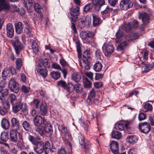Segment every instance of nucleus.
<instances>
[{"mask_svg": "<svg viewBox=\"0 0 154 154\" xmlns=\"http://www.w3.org/2000/svg\"><path fill=\"white\" fill-rule=\"evenodd\" d=\"M58 127L59 131L64 134V135L62 137L63 140L65 143L68 145L71 149L72 145L69 141L72 140L71 134L67 131L66 127L64 125H59Z\"/></svg>", "mask_w": 154, "mask_h": 154, "instance_id": "obj_1", "label": "nucleus"}, {"mask_svg": "<svg viewBox=\"0 0 154 154\" xmlns=\"http://www.w3.org/2000/svg\"><path fill=\"white\" fill-rule=\"evenodd\" d=\"M49 66V64H48V60L45 58L42 60V62L38 64L36 67V70L42 76L45 78L48 75V71L46 69Z\"/></svg>", "mask_w": 154, "mask_h": 154, "instance_id": "obj_2", "label": "nucleus"}, {"mask_svg": "<svg viewBox=\"0 0 154 154\" xmlns=\"http://www.w3.org/2000/svg\"><path fill=\"white\" fill-rule=\"evenodd\" d=\"M2 9L6 11L10 9L12 13L19 11V9L16 5H11V7L7 0H0V11Z\"/></svg>", "mask_w": 154, "mask_h": 154, "instance_id": "obj_3", "label": "nucleus"}, {"mask_svg": "<svg viewBox=\"0 0 154 154\" xmlns=\"http://www.w3.org/2000/svg\"><path fill=\"white\" fill-rule=\"evenodd\" d=\"M14 40L12 43V45L15 49L17 54L19 55L20 52L23 49V47L21 42L20 41L17 36H15Z\"/></svg>", "mask_w": 154, "mask_h": 154, "instance_id": "obj_4", "label": "nucleus"}, {"mask_svg": "<svg viewBox=\"0 0 154 154\" xmlns=\"http://www.w3.org/2000/svg\"><path fill=\"white\" fill-rule=\"evenodd\" d=\"M78 137L79 143L82 148L85 149V152L88 151L90 147L89 142L85 140L84 136L81 134H79Z\"/></svg>", "mask_w": 154, "mask_h": 154, "instance_id": "obj_5", "label": "nucleus"}, {"mask_svg": "<svg viewBox=\"0 0 154 154\" xmlns=\"http://www.w3.org/2000/svg\"><path fill=\"white\" fill-rule=\"evenodd\" d=\"M79 6H77L75 8L72 7L70 10V20L72 21L76 22L78 19V15L79 14Z\"/></svg>", "mask_w": 154, "mask_h": 154, "instance_id": "obj_6", "label": "nucleus"}, {"mask_svg": "<svg viewBox=\"0 0 154 154\" xmlns=\"http://www.w3.org/2000/svg\"><path fill=\"white\" fill-rule=\"evenodd\" d=\"M8 85L11 91L15 93H17L19 91V84L16 81L15 79L11 78L9 80Z\"/></svg>", "mask_w": 154, "mask_h": 154, "instance_id": "obj_7", "label": "nucleus"}, {"mask_svg": "<svg viewBox=\"0 0 154 154\" xmlns=\"http://www.w3.org/2000/svg\"><path fill=\"white\" fill-rule=\"evenodd\" d=\"M11 73L12 75L16 74V70L14 67L10 66L5 68L2 72V78L4 79H6V78Z\"/></svg>", "mask_w": 154, "mask_h": 154, "instance_id": "obj_8", "label": "nucleus"}, {"mask_svg": "<svg viewBox=\"0 0 154 154\" xmlns=\"http://www.w3.org/2000/svg\"><path fill=\"white\" fill-rule=\"evenodd\" d=\"M34 151L38 154H41L43 153L45 150L44 143L42 141H38L34 145Z\"/></svg>", "mask_w": 154, "mask_h": 154, "instance_id": "obj_9", "label": "nucleus"}, {"mask_svg": "<svg viewBox=\"0 0 154 154\" xmlns=\"http://www.w3.org/2000/svg\"><path fill=\"white\" fill-rule=\"evenodd\" d=\"M138 128L140 131L144 133H148L151 129L149 124L146 122L140 123L138 125Z\"/></svg>", "mask_w": 154, "mask_h": 154, "instance_id": "obj_10", "label": "nucleus"}, {"mask_svg": "<svg viewBox=\"0 0 154 154\" xmlns=\"http://www.w3.org/2000/svg\"><path fill=\"white\" fill-rule=\"evenodd\" d=\"M133 5L132 2L131 1L129 0L122 1L119 4V6L120 8L124 10H126L128 8H131Z\"/></svg>", "mask_w": 154, "mask_h": 154, "instance_id": "obj_11", "label": "nucleus"}, {"mask_svg": "<svg viewBox=\"0 0 154 154\" xmlns=\"http://www.w3.org/2000/svg\"><path fill=\"white\" fill-rule=\"evenodd\" d=\"M33 121L34 125L36 126L44 125L45 122L44 117L38 115L34 117Z\"/></svg>", "mask_w": 154, "mask_h": 154, "instance_id": "obj_12", "label": "nucleus"}, {"mask_svg": "<svg viewBox=\"0 0 154 154\" xmlns=\"http://www.w3.org/2000/svg\"><path fill=\"white\" fill-rule=\"evenodd\" d=\"M103 50H105V55L106 56H108L111 55L114 51V48L112 45H106L104 44L102 46Z\"/></svg>", "mask_w": 154, "mask_h": 154, "instance_id": "obj_13", "label": "nucleus"}, {"mask_svg": "<svg viewBox=\"0 0 154 154\" xmlns=\"http://www.w3.org/2000/svg\"><path fill=\"white\" fill-rule=\"evenodd\" d=\"M7 35L10 38H12L14 35V28L12 23L8 24L6 27Z\"/></svg>", "mask_w": 154, "mask_h": 154, "instance_id": "obj_14", "label": "nucleus"}, {"mask_svg": "<svg viewBox=\"0 0 154 154\" xmlns=\"http://www.w3.org/2000/svg\"><path fill=\"white\" fill-rule=\"evenodd\" d=\"M18 130L11 129L10 131V140L11 142L16 143L17 140V131Z\"/></svg>", "mask_w": 154, "mask_h": 154, "instance_id": "obj_15", "label": "nucleus"}, {"mask_svg": "<svg viewBox=\"0 0 154 154\" xmlns=\"http://www.w3.org/2000/svg\"><path fill=\"white\" fill-rule=\"evenodd\" d=\"M11 105L12 111L14 113L16 114L21 110L23 106V103L20 101H19Z\"/></svg>", "mask_w": 154, "mask_h": 154, "instance_id": "obj_16", "label": "nucleus"}, {"mask_svg": "<svg viewBox=\"0 0 154 154\" xmlns=\"http://www.w3.org/2000/svg\"><path fill=\"white\" fill-rule=\"evenodd\" d=\"M105 3L104 0H92V4L94 6L95 9L97 11H99Z\"/></svg>", "mask_w": 154, "mask_h": 154, "instance_id": "obj_17", "label": "nucleus"}, {"mask_svg": "<svg viewBox=\"0 0 154 154\" xmlns=\"http://www.w3.org/2000/svg\"><path fill=\"white\" fill-rule=\"evenodd\" d=\"M94 36V33L93 32L90 31H87L86 32H82L81 33L80 37L83 40H85L87 38H93Z\"/></svg>", "mask_w": 154, "mask_h": 154, "instance_id": "obj_18", "label": "nucleus"}, {"mask_svg": "<svg viewBox=\"0 0 154 154\" xmlns=\"http://www.w3.org/2000/svg\"><path fill=\"white\" fill-rule=\"evenodd\" d=\"M11 126L14 129L19 130L20 126L19 120L15 117L12 118L11 119Z\"/></svg>", "mask_w": 154, "mask_h": 154, "instance_id": "obj_19", "label": "nucleus"}, {"mask_svg": "<svg viewBox=\"0 0 154 154\" xmlns=\"http://www.w3.org/2000/svg\"><path fill=\"white\" fill-rule=\"evenodd\" d=\"M112 10V8L107 6L105 9L101 12V16L103 19H105L106 18L109 17Z\"/></svg>", "mask_w": 154, "mask_h": 154, "instance_id": "obj_20", "label": "nucleus"}, {"mask_svg": "<svg viewBox=\"0 0 154 154\" xmlns=\"http://www.w3.org/2000/svg\"><path fill=\"white\" fill-rule=\"evenodd\" d=\"M110 147L112 152L114 154L119 153V145L117 142L112 141L110 144Z\"/></svg>", "mask_w": 154, "mask_h": 154, "instance_id": "obj_21", "label": "nucleus"}, {"mask_svg": "<svg viewBox=\"0 0 154 154\" xmlns=\"http://www.w3.org/2000/svg\"><path fill=\"white\" fill-rule=\"evenodd\" d=\"M22 125L24 130L28 131H32V125L30 122L24 120L22 122Z\"/></svg>", "mask_w": 154, "mask_h": 154, "instance_id": "obj_22", "label": "nucleus"}, {"mask_svg": "<svg viewBox=\"0 0 154 154\" xmlns=\"http://www.w3.org/2000/svg\"><path fill=\"white\" fill-rule=\"evenodd\" d=\"M9 94L8 89H0V100L2 101H4L6 99Z\"/></svg>", "mask_w": 154, "mask_h": 154, "instance_id": "obj_23", "label": "nucleus"}, {"mask_svg": "<svg viewBox=\"0 0 154 154\" xmlns=\"http://www.w3.org/2000/svg\"><path fill=\"white\" fill-rule=\"evenodd\" d=\"M40 112L42 115H45L48 111V107L46 103L44 102H42L39 107Z\"/></svg>", "mask_w": 154, "mask_h": 154, "instance_id": "obj_24", "label": "nucleus"}, {"mask_svg": "<svg viewBox=\"0 0 154 154\" xmlns=\"http://www.w3.org/2000/svg\"><path fill=\"white\" fill-rule=\"evenodd\" d=\"M90 51L88 50H85L83 55L82 60L83 63H88L90 58Z\"/></svg>", "mask_w": 154, "mask_h": 154, "instance_id": "obj_25", "label": "nucleus"}, {"mask_svg": "<svg viewBox=\"0 0 154 154\" xmlns=\"http://www.w3.org/2000/svg\"><path fill=\"white\" fill-rule=\"evenodd\" d=\"M93 25L94 27L98 26L100 23V18L98 15L95 14H92Z\"/></svg>", "mask_w": 154, "mask_h": 154, "instance_id": "obj_26", "label": "nucleus"}, {"mask_svg": "<svg viewBox=\"0 0 154 154\" xmlns=\"http://www.w3.org/2000/svg\"><path fill=\"white\" fill-rule=\"evenodd\" d=\"M23 26V24L21 22H19L15 24V30L17 33L20 34L22 32Z\"/></svg>", "mask_w": 154, "mask_h": 154, "instance_id": "obj_27", "label": "nucleus"}, {"mask_svg": "<svg viewBox=\"0 0 154 154\" xmlns=\"http://www.w3.org/2000/svg\"><path fill=\"white\" fill-rule=\"evenodd\" d=\"M139 36L137 33H132L127 35L126 38L128 41H133L137 39Z\"/></svg>", "mask_w": 154, "mask_h": 154, "instance_id": "obj_28", "label": "nucleus"}, {"mask_svg": "<svg viewBox=\"0 0 154 154\" xmlns=\"http://www.w3.org/2000/svg\"><path fill=\"white\" fill-rule=\"evenodd\" d=\"M44 128L45 131V132L51 134L53 132V129L52 125L51 123L47 122L44 124Z\"/></svg>", "mask_w": 154, "mask_h": 154, "instance_id": "obj_29", "label": "nucleus"}, {"mask_svg": "<svg viewBox=\"0 0 154 154\" xmlns=\"http://www.w3.org/2000/svg\"><path fill=\"white\" fill-rule=\"evenodd\" d=\"M141 16L142 20L144 24L146 25L149 23L150 18L148 14L146 13H143L142 14Z\"/></svg>", "mask_w": 154, "mask_h": 154, "instance_id": "obj_30", "label": "nucleus"}, {"mask_svg": "<svg viewBox=\"0 0 154 154\" xmlns=\"http://www.w3.org/2000/svg\"><path fill=\"white\" fill-rule=\"evenodd\" d=\"M1 126L3 128L8 129L10 127L9 121L6 118H3L1 122Z\"/></svg>", "mask_w": 154, "mask_h": 154, "instance_id": "obj_31", "label": "nucleus"}, {"mask_svg": "<svg viewBox=\"0 0 154 154\" xmlns=\"http://www.w3.org/2000/svg\"><path fill=\"white\" fill-rule=\"evenodd\" d=\"M138 139L137 137L134 135L128 136L126 138V141L130 143H136L138 140Z\"/></svg>", "mask_w": 154, "mask_h": 154, "instance_id": "obj_32", "label": "nucleus"}, {"mask_svg": "<svg viewBox=\"0 0 154 154\" xmlns=\"http://www.w3.org/2000/svg\"><path fill=\"white\" fill-rule=\"evenodd\" d=\"M8 99L10 101L11 105L17 102V97L15 95L13 94H10L8 95Z\"/></svg>", "mask_w": 154, "mask_h": 154, "instance_id": "obj_33", "label": "nucleus"}, {"mask_svg": "<svg viewBox=\"0 0 154 154\" xmlns=\"http://www.w3.org/2000/svg\"><path fill=\"white\" fill-rule=\"evenodd\" d=\"M122 29L126 32H129L132 29L131 23L130 22L128 23H125L122 25Z\"/></svg>", "mask_w": 154, "mask_h": 154, "instance_id": "obj_34", "label": "nucleus"}, {"mask_svg": "<svg viewBox=\"0 0 154 154\" xmlns=\"http://www.w3.org/2000/svg\"><path fill=\"white\" fill-rule=\"evenodd\" d=\"M81 78L80 74L77 72H73L72 75V79L75 82H79Z\"/></svg>", "mask_w": 154, "mask_h": 154, "instance_id": "obj_35", "label": "nucleus"}, {"mask_svg": "<svg viewBox=\"0 0 154 154\" xmlns=\"http://www.w3.org/2000/svg\"><path fill=\"white\" fill-rule=\"evenodd\" d=\"M74 86L73 84L71 82L68 83L66 84L65 88L64 89L66 90L67 92L69 94L72 93L73 92L74 90Z\"/></svg>", "mask_w": 154, "mask_h": 154, "instance_id": "obj_36", "label": "nucleus"}, {"mask_svg": "<svg viewBox=\"0 0 154 154\" xmlns=\"http://www.w3.org/2000/svg\"><path fill=\"white\" fill-rule=\"evenodd\" d=\"M127 45L126 41H124L120 43L118 45L116 50L119 51H121L123 50L126 47Z\"/></svg>", "mask_w": 154, "mask_h": 154, "instance_id": "obj_37", "label": "nucleus"}, {"mask_svg": "<svg viewBox=\"0 0 154 154\" xmlns=\"http://www.w3.org/2000/svg\"><path fill=\"white\" fill-rule=\"evenodd\" d=\"M0 138L2 141L4 142H7L9 138L8 132L3 131L2 132L1 134Z\"/></svg>", "mask_w": 154, "mask_h": 154, "instance_id": "obj_38", "label": "nucleus"}, {"mask_svg": "<svg viewBox=\"0 0 154 154\" xmlns=\"http://www.w3.org/2000/svg\"><path fill=\"white\" fill-rule=\"evenodd\" d=\"M112 138L117 139H120L122 136V134L119 131H113L111 133Z\"/></svg>", "mask_w": 154, "mask_h": 154, "instance_id": "obj_39", "label": "nucleus"}, {"mask_svg": "<svg viewBox=\"0 0 154 154\" xmlns=\"http://www.w3.org/2000/svg\"><path fill=\"white\" fill-rule=\"evenodd\" d=\"M16 67L17 70H20L22 66V60L20 58H17L15 60Z\"/></svg>", "mask_w": 154, "mask_h": 154, "instance_id": "obj_40", "label": "nucleus"}, {"mask_svg": "<svg viewBox=\"0 0 154 154\" xmlns=\"http://www.w3.org/2000/svg\"><path fill=\"white\" fill-rule=\"evenodd\" d=\"M37 126L38 127L36 128V130L41 136H42L46 133L43 125Z\"/></svg>", "mask_w": 154, "mask_h": 154, "instance_id": "obj_41", "label": "nucleus"}, {"mask_svg": "<svg viewBox=\"0 0 154 154\" xmlns=\"http://www.w3.org/2000/svg\"><path fill=\"white\" fill-rule=\"evenodd\" d=\"M123 32L119 29L116 33V41L118 42L120 41L121 38L123 37Z\"/></svg>", "mask_w": 154, "mask_h": 154, "instance_id": "obj_42", "label": "nucleus"}, {"mask_svg": "<svg viewBox=\"0 0 154 154\" xmlns=\"http://www.w3.org/2000/svg\"><path fill=\"white\" fill-rule=\"evenodd\" d=\"M33 3L32 0H27L25 7L26 8L28 11L30 12L32 10Z\"/></svg>", "mask_w": 154, "mask_h": 154, "instance_id": "obj_43", "label": "nucleus"}, {"mask_svg": "<svg viewBox=\"0 0 154 154\" xmlns=\"http://www.w3.org/2000/svg\"><path fill=\"white\" fill-rule=\"evenodd\" d=\"M102 65L99 61L97 62L94 66V69L96 72H100L102 69Z\"/></svg>", "mask_w": 154, "mask_h": 154, "instance_id": "obj_44", "label": "nucleus"}, {"mask_svg": "<svg viewBox=\"0 0 154 154\" xmlns=\"http://www.w3.org/2000/svg\"><path fill=\"white\" fill-rule=\"evenodd\" d=\"M92 4L89 3L86 5L83 8V12L87 13L91 11L93 8Z\"/></svg>", "mask_w": 154, "mask_h": 154, "instance_id": "obj_45", "label": "nucleus"}, {"mask_svg": "<svg viewBox=\"0 0 154 154\" xmlns=\"http://www.w3.org/2000/svg\"><path fill=\"white\" fill-rule=\"evenodd\" d=\"M34 7L35 11L40 14V16H42V8L41 6L38 3H35Z\"/></svg>", "mask_w": 154, "mask_h": 154, "instance_id": "obj_46", "label": "nucleus"}, {"mask_svg": "<svg viewBox=\"0 0 154 154\" xmlns=\"http://www.w3.org/2000/svg\"><path fill=\"white\" fill-rule=\"evenodd\" d=\"M83 84L85 87L89 88L91 86V83L86 77L83 78Z\"/></svg>", "mask_w": 154, "mask_h": 154, "instance_id": "obj_47", "label": "nucleus"}, {"mask_svg": "<svg viewBox=\"0 0 154 154\" xmlns=\"http://www.w3.org/2000/svg\"><path fill=\"white\" fill-rule=\"evenodd\" d=\"M32 47L33 52L34 53L36 54L38 53L39 51V49L38 45L37 43L35 42V41L32 42Z\"/></svg>", "mask_w": 154, "mask_h": 154, "instance_id": "obj_48", "label": "nucleus"}, {"mask_svg": "<svg viewBox=\"0 0 154 154\" xmlns=\"http://www.w3.org/2000/svg\"><path fill=\"white\" fill-rule=\"evenodd\" d=\"M77 51L78 54V56L80 58L82 56L81 49L80 47V43L79 41L78 40L76 42Z\"/></svg>", "mask_w": 154, "mask_h": 154, "instance_id": "obj_49", "label": "nucleus"}, {"mask_svg": "<svg viewBox=\"0 0 154 154\" xmlns=\"http://www.w3.org/2000/svg\"><path fill=\"white\" fill-rule=\"evenodd\" d=\"M114 127L117 130L122 131L124 129L125 124L117 122L115 124Z\"/></svg>", "mask_w": 154, "mask_h": 154, "instance_id": "obj_50", "label": "nucleus"}, {"mask_svg": "<svg viewBox=\"0 0 154 154\" xmlns=\"http://www.w3.org/2000/svg\"><path fill=\"white\" fill-rule=\"evenodd\" d=\"M50 75L52 78L56 80L59 79L60 76V72H52L51 73Z\"/></svg>", "mask_w": 154, "mask_h": 154, "instance_id": "obj_51", "label": "nucleus"}, {"mask_svg": "<svg viewBox=\"0 0 154 154\" xmlns=\"http://www.w3.org/2000/svg\"><path fill=\"white\" fill-rule=\"evenodd\" d=\"M143 108L145 109L144 111L146 112L148 111H151L152 109V105L150 103H147L143 105Z\"/></svg>", "mask_w": 154, "mask_h": 154, "instance_id": "obj_52", "label": "nucleus"}, {"mask_svg": "<svg viewBox=\"0 0 154 154\" xmlns=\"http://www.w3.org/2000/svg\"><path fill=\"white\" fill-rule=\"evenodd\" d=\"M74 89L75 90L76 93H79L82 91L83 88L80 85L77 84L74 85Z\"/></svg>", "mask_w": 154, "mask_h": 154, "instance_id": "obj_53", "label": "nucleus"}, {"mask_svg": "<svg viewBox=\"0 0 154 154\" xmlns=\"http://www.w3.org/2000/svg\"><path fill=\"white\" fill-rule=\"evenodd\" d=\"M36 109H38L40 106V101L38 99H34L31 103Z\"/></svg>", "mask_w": 154, "mask_h": 154, "instance_id": "obj_54", "label": "nucleus"}, {"mask_svg": "<svg viewBox=\"0 0 154 154\" xmlns=\"http://www.w3.org/2000/svg\"><path fill=\"white\" fill-rule=\"evenodd\" d=\"M8 110L5 108L4 105L2 106H0V114L2 116H4L7 113Z\"/></svg>", "mask_w": 154, "mask_h": 154, "instance_id": "obj_55", "label": "nucleus"}, {"mask_svg": "<svg viewBox=\"0 0 154 154\" xmlns=\"http://www.w3.org/2000/svg\"><path fill=\"white\" fill-rule=\"evenodd\" d=\"M83 20L85 25H87L88 26H90L91 23V17L90 16L88 15H87L85 17V19Z\"/></svg>", "mask_w": 154, "mask_h": 154, "instance_id": "obj_56", "label": "nucleus"}, {"mask_svg": "<svg viewBox=\"0 0 154 154\" xmlns=\"http://www.w3.org/2000/svg\"><path fill=\"white\" fill-rule=\"evenodd\" d=\"M17 142V146L19 148L22 150L25 148V143L22 140H18Z\"/></svg>", "mask_w": 154, "mask_h": 154, "instance_id": "obj_57", "label": "nucleus"}, {"mask_svg": "<svg viewBox=\"0 0 154 154\" xmlns=\"http://www.w3.org/2000/svg\"><path fill=\"white\" fill-rule=\"evenodd\" d=\"M28 139L33 145L38 141L36 139L35 137L31 135H29Z\"/></svg>", "mask_w": 154, "mask_h": 154, "instance_id": "obj_58", "label": "nucleus"}, {"mask_svg": "<svg viewBox=\"0 0 154 154\" xmlns=\"http://www.w3.org/2000/svg\"><path fill=\"white\" fill-rule=\"evenodd\" d=\"M78 25L79 28H81L84 27L85 25V23L84 20L82 19H80L78 20Z\"/></svg>", "mask_w": 154, "mask_h": 154, "instance_id": "obj_59", "label": "nucleus"}, {"mask_svg": "<svg viewBox=\"0 0 154 154\" xmlns=\"http://www.w3.org/2000/svg\"><path fill=\"white\" fill-rule=\"evenodd\" d=\"M22 91L25 93H29L30 91L29 88L24 85H23L21 88Z\"/></svg>", "mask_w": 154, "mask_h": 154, "instance_id": "obj_60", "label": "nucleus"}, {"mask_svg": "<svg viewBox=\"0 0 154 154\" xmlns=\"http://www.w3.org/2000/svg\"><path fill=\"white\" fill-rule=\"evenodd\" d=\"M66 84L67 83L65 81L62 80L59 81L57 82L58 86L63 88L64 89L65 88Z\"/></svg>", "mask_w": 154, "mask_h": 154, "instance_id": "obj_61", "label": "nucleus"}, {"mask_svg": "<svg viewBox=\"0 0 154 154\" xmlns=\"http://www.w3.org/2000/svg\"><path fill=\"white\" fill-rule=\"evenodd\" d=\"M146 118V114L143 113H140L138 116V120L139 121H142L145 120Z\"/></svg>", "mask_w": 154, "mask_h": 154, "instance_id": "obj_62", "label": "nucleus"}, {"mask_svg": "<svg viewBox=\"0 0 154 154\" xmlns=\"http://www.w3.org/2000/svg\"><path fill=\"white\" fill-rule=\"evenodd\" d=\"M84 73L92 81L93 80V74L92 72H88L86 71H84Z\"/></svg>", "mask_w": 154, "mask_h": 154, "instance_id": "obj_63", "label": "nucleus"}, {"mask_svg": "<svg viewBox=\"0 0 154 154\" xmlns=\"http://www.w3.org/2000/svg\"><path fill=\"white\" fill-rule=\"evenodd\" d=\"M103 76V74L100 73H96L95 74V79L96 80H98L102 79Z\"/></svg>", "mask_w": 154, "mask_h": 154, "instance_id": "obj_64", "label": "nucleus"}]
</instances>
